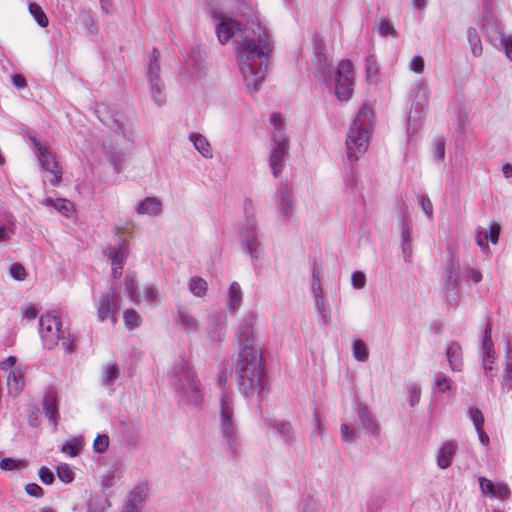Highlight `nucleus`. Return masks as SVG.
<instances>
[{
  "label": "nucleus",
  "instance_id": "de8ad7c7",
  "mask_svg": "<svg viewBox=\"0 0 512 512\" xmlns=\"http://www.w3.org/2000/svg\"><path fill=\"white\" fill-rule=\"evenodd\" d=\"M366 77L369 81L376 79L379 71L378 63L374 56H368L365 63Z\"/></svg>",
  "mask_w": 512,
  "mask_h": 512
},
{
  "label": "nucleus",
  "instance_id": "8fccbe9b",
  "mask_svg": "<svg viewBox=\"0 0 512 512\" xmlns=\"http://www.w3.org/2000/svg\"><path fill=\"white\" fill-rule=\"evenodd\" d=\"M57 476L63 483H70L74 479V473L68 464H62L57 468Z\"/></svg>",
  "mask_w": 512,
  "mask_h": 512
},
{
  "label": "nucleus",
  "instance_id": "aec40b11",
  "mask_svg": "<svg viewBox=\"0 0 512 512\" xmlns=\"http://www.w3.org/2000/svg\"><path fill=\"white\" fill-rule=\"evenodd\" d=\"M162 211V201L157 197H146L136 207V212L139 215L158 216Z\"/></svg>",
  "mask_w": 512,
  "mask_h": 512
},
{
  "label": "nucleus",
  "instance_id": "5fc2aeb1",
  "mask_svg": "<svg viewBox=\"0 0 512 512\" xmlns=\"http://www.w3.org/2000/svg\"><path fill=\"white\" fill-rule=\"evenodd\" d=\"M149 303L159 302V293L154 285L145 286L143 289V297Z\"/></svg>",
  "mask_w": 512,
  "mask_h": 512
},
{
  "label": "nucleus",
  "instance_id": "a18cd8bd",
  "mask_svg": "<svg viewBox=\"0 0 512 512\" xmlns=\"http://www.w3.org/2000/svg\"><path fill=\"white\" fill-rule=\"evenodd\" d=\"M428 87L423 82H418L412 89V98L417 104H422L427 101Z\"/></svg>",
  "mask_w": 512,
  "mask_h": 512
},
{
  "label": "nucleus",
  "instance_id": "20e7f679",
  "mask_svg": "<svg viewBox=\"0 0 512 512\" xmlns=\"http://www.w3.org/2000/svg\"><path fill=\"white\" fill-rule=\"evenodd\" d=\"M372 110L363 105L346 137L347 159L353 164L367 151L372 127Z\"/></svg>",
  "mask_w": 512,
  "mask_h": 512
},
{
  "label": "nucleus",
  "instance_id": "f3484780",
  "mask_svg": "<svg viewBox=\"0 0 512 512\" xmlns=\"http://www.w3.org/2000/svg\"><path fill=\"white\" fill-rule=\"evenodd\" d=\"M446 358L453 372H461L464 367L463 350L458 342L451 341L446 346Z\"/></svg>",
  "mask_w": 512,
  "mask_h": 512
},
{
  "label": "nucleus",
  "instance_id": "37998d69",
  "mask_svg": "<svg viewBox=\"0 0 512 512\" xmlns=\"http://www.w3.org/2000/svg\"><path fill=\"white\" fill-rule=\"evenodd\" d=\"M28 10L40 27L45 28L48 26V18L38 4L30 3Z\"/></svg>",
  "mask_w": 512,
  "mask_h": 512
},
{
  "label": "nucleus",
  "instance_id": "69168bd1",
  "mask_svg": "<svg viewBox=\"0 0 512 512\" xmlns=\"http://www.w3.org/2000/svg\"><path fill=\"white\" fill-rule=\"evenodd\" d=\"M482 360V368L484 370L485 377L493 378L495 376V369L493 364L495 359H481Z\"/></svg>",
  "mask_w": 512,
  "mask_h": 512
},
{
  "label": "nucleus",
  "instance_id": "79ce46f5",
  "mask_svg": "<svg viewBox=\"0 0 512 512\" xmlns=\"http://www.w3.org/2000/svg\"><path fill=\"white\" fill-rule=\"evenodd\" d=\"M406 392L408 394V402L410 406H416L421 398V385L416 382H409L406 384Z\"/></svg>",
  "mask_w": 512,
  "mask_h": 512
},
{
  "label": "nucleus",
  "instance_id": "e2e57ef3",
  "mask_svg": "<svg viewBox=\"0 0 512 512\" xmlns=\"http://www.w3.org/2000/svg\"><path fill=\"white\" fill-rule=\"evenodd\" d=\"M109 445V437L107 435H98L94 440V449L98 453L106 451Z\"/></svg>",
  "mask_w": 512,
  "mask_h": 512
},
{
  "label": "nucleus",
  "instance_id": "bb28decb",
  "mask_svg": "<svg viewBox=\"0 0 512 512\" xmlns=\"http://www.w3.org/2000/svg\"><path fill=\"white\" fill-rule=\"evenodd\" d=\"M243 300V292L240 285L237 282H232L229 286L226 306L229 310L237 311Z\"/></svg>",
  "mask_w": 512,
  "mask_h": 512
},
{
  "label": "nucleus",
  "instance_id": "09e8293b",
  "mask_svg": "<svg viewBox=\"0 0 512 512\" xmlns=\"http://www.w3.org/2000/svg\"><path fill=\"white\" fill-rule=\"evenodd\" d=\"M341 439L346 443H353L356 439L357 433L352 425L343 423L340 427Z\"/></svg>",
  "mask_w": 512,
  "mask_h": 512
},
{
  "label": "nucleus",
  "instance_id": "4468645a",
  "mask_svg": "<svg viewBox=\"0 0 512 512\" xmlns=\"http://www.w3.org/2000/svg\"><path fill=\"white\" fill-rule=\"evenodd\" d=\"M277 209L284 220L294 217L296 213V201L293 191L286 185L278 190L276 198Z\"/></svg>",
  "mask_w": 512,
  "mask_h": 512
},
{
  "label": "nucleus",
  "instance_id": "4d7b16f0",
  "mask_svg": "<svg viewBox=\"0 0 512 512\" xmlns=\"http://www.w3.org/2000/svg\"><path fill=\"white\" fill-rule=\"evenodd\" d=\"M424 59L420 55H415L409 62L410 71L416 74H422L424 72Z\"/></svg>",
  "mask_w": 512,
  "mask_h": 512
},
{
  "label": "nucleus",
  "instance_id": "f257e3e1",
  "mask_svg": "<svg viewBox=\"0 0 512 512\" xmlns=\"http://www.w3.org/2000/svg\"><path fill=\"white\" fill-rule=\"evenodd\" d=\"M212 17L216 21L215 30L220 43H226L241 32V40L236 45L239 70L246 88L249 91L258 90L264 80L268 56L272 50L266 29L258 23H252L251 28L242 31L240 24L225 13L213 11Z\"/></svg>",
  "mask_w": 512,
  "mask_h": 512
},
{
  "label": "nucleus",
  "instance_id": "6e6d98bb",
  "mask_svg": "<svg viewBox=\"0 0 512 512\" xmlns=\"http://www.w3.org/2000/svg\"><path fill=\"white\" fill-rule=\"evenodd\" d=\"M418 204H419L420 208L422 209V211L424 212V214L428 218H432L433 204H432L430 198L427 195H421L418 197Z\"/></svg>",
  "mask_w": 512,
  "mask_h": 512
},
{
  "label": "nucleus",
  "instance_id": "f03ea898",
  "mask_svg": "<svg viewBox=\"0 0 512 512\" xmlns=\"http://www.w3.org/2000/svg\"><path fill=\"white\" fill-rule=\"evenodd\" d=\"M236 372L239 389L244 395H260L265 391L267 376L260 349H241Z\"/></svg>",
  "mask_w": 512,
  "mask_h": 512
},
{
  "label": "nucleus",
  "instance_id": "7ed1b4c3",
  "mask_svg": "<svg viewBox=\"0 0 512 512\" xmlns=\"http://www.w3.org/2000/svg\"><path fill=\"white\" fill-rule=\"evenodd\" d=\"M219 382L222 387V394L219 400V419L222 443L228 453L235 456L240 450V437L234 422V405L232 396L224 390V384L227 382V372L222 371L219 375Z\"/></svg>",
  "mask_w": 512,
  "mask_h": 512
},
{
  "label": "nucleus",
  "instance_id": "7c9ffc66",
  "mask_svg": "<svg viewBox=\"0 0 512 512\" xmlns=\"http://www.w3.org/2000/svg\"><path fill=\"white\" fill-rule=\"evenodd\" d=\"M492 326L490 323L486 325L483 333L482 345H481V359H495L494 344L491 339Z\"/></svg>",
  "mask_w": 512,
  "mask_h": 512
},
{
  "label": "nucleus",
  "instance_id": "412c9836",
  "mask_svg": "<svg viewBox=\"0 0 512 512\" xmlns=\"http://www.w3.org/2000/svg\"><path fill=\"white\" fill-rule=\"evenodd\" d=\"M457 449L458 446L456 442H445L437 453V466L440 469H447L448 467H450Z\"/></svg>",
  "mask_w": 512,
  "mask_h": 512
},
{
  "label": "nucleus",
  "instance_id": "0eeeda50",
  "mask_svg": "<svg viewBox=\"0 0 512 512\" xmlns=\"http://www.w3.org/2000/svg\"><path fill=\"white\" fill-rule=\"evenodd\" d=\"M30 140L36 150V157L41 168L51 175L49 182L52 186H58L62 181V167L56 161L51 150L43 145L36 137L30 136Z\"/></svg>",
  "mask_w": 512,
  "mask_h": 512
},
{
  "label": "nucleus",
  "instance_id": "5701e85b",
  "mask_svg": "<svg viewBox=\"0 0 512 512\" xmlns=\"http://www.w3.org/2000/svg\"><path fill=\"white\" fill-rule=\"evenodd\" d=\"M189 140L194 148L205 158H213V149L208 139L200 133H190Z\"/></svg>",
  "mask_w": 512,
  "mask_h": 512
},
{
  "label": "nucleus",
  "instance_id": "680f3d73",
  "mask_svg": "<svg viewBox=\"0 0 512 512\" xmlns=\"http://www.w3.org/2000/svg\"><path fill=\"white\" fill-rule=\"evenodd\" d=\"M511 491L507 484L505 483H498L496 484L494 496L500 500H506L510 497Z\"/></svg>",
  "mask_w": 512,
  "mask_h": 512
},
{
  "label": "nucleus",
  "instance_id": "49530a36",
  "mask_svg": "<svg viewBox=\"0 0 512 512\" xmlns=\"http://www.w3.org/2000/svg\"><path fill=\"white\" fill-rule=\"evenodd\" d=\"M458 270L459 263H457L453 258H450L446 265V285H452L454 280H456V284H458Z\"/></svg>",
  "mask_w": 512,
  "mask_h": 512
},
{
  "label": "nucleus",
  "instance_id": "bf43d9fd",
  "mask_svg": "<svg viewBox=\"0 0 512 512\" xmlns=\"http://www.w3.org/2000/svg\"><path fill=\"white\" fill-rule=\"evenodd\" d=\"M351 284L355 289H363L366 285V276L361 271H354L351 275Z\"/></svg>",
  "mask_w": 512,
  "mask_h": 512
},
{
  "label": "nucleus",
  "instance_id": "58836bf2",
  "mask_svg": "<svg viewBox=\"0 0 512 512\" xmlns=\"http://www.w3.org/2000/svg\"><path fill=\"white\" fill-rule=\"evenodd\" d=\"M189 291L197 297L205 296L207 292V282L201 277H192L188 282Z\"/></svg>",
  "mask_w": 512,
  "mask_h": 512
},
{
  "label": "nucleus",
  "instance_id": "393cba45",
  "mask_svg": "<svg viewBox=\"0 0 512 512\" xmlns=\"http://www.w3.org/2000/svg\"><path fill=\"white\" fill-rule=\"evenodd\" d=\"M401 247L405 259H409L412 255V230L408 221L403 218L400 222Z\"/></svg>",
  "mask_w": 512,
  "mask_h": 512
},
{
  "label": "nucleus",
  "instance_id": "4c0bfd02",
  "mask_svg": "<svg viewBox=\"0 0 512 512\" xmlns=\"http://www.w3.org/2000/svg\"><path fill=\"white\" fill-rule=\"evenodd\" d=\"M467 39L472 51L473 56L478 57L482 54V42L475 28H468Z\"/></svg>",
  "mask_w": 512,
  "mask_h": 512
},
{
  "label": "nucleus",
  "instance_id": "0e129e2a",
  "mask_svg": "<svg viewBox=\"0 0 512 512\" xmlns=\"http://www.w3.org/2000/svg\"><path fill=\"white\" fill-rule=\"evenodd\" d=\"M10 274L14 279L19 280V281L24 280L27 275L24 267L19 263H15V264L11 265Z\"/></svg>",
  "mask_w": 512,
  "mask_h": 512
},
{
  "label": "nucleus",
  "instance_id": "c03bdc74",
  "mask_svg": "<svg viewBox=\"0 0 512 512\" xmlns=\"http://www.w3.org/2000/svg\"><path fill=\"white\" fill-rule=\"evenodd\" d=\"M123 319L126 327L130 330L139 327L141 324V316L134 309H127L124 311Z\"/></svg>",
  "mask_w": 512,
  "mask_h": 512
},
{
  "label": "nucleus",
  "instance_id": "2eb2a0df",
  "mask_svg": "<svg viewBox=\"0 0 512 512\" xmlns=\"http://www.w3.org/2000/svg\"><path fill=\"white\" fill-rule=\"evenodd\" d=\"M358 427L367 435L378 438L380 436V426L370 413L368 407L364 404H358L356 408Z\"/></svg>",
  "mask_w": 512,
  "mask_h": 512
},
{
  "label": "nucleus",
  "instance_id": "a878e982",
  "mask_svg": "<svg viewBox=\"0 0 512 512\" xmlns=\"http://www.w3.org/2000/svg\"><path fill=\"white\" fill-rule=\"evenodd\" d=\"M24 386V376L21 370L12 369L7 375V387L11 396L20 394Z\"/></svg>",
  "mask_w": 512,
  "mask_h": 512
},
{
  "label": "nucleus",
  "instance_id": "a19ab883",
  "mask_svg": "<svg viewBox=\"0 0 512 512\" xmlns=\"http://www.w3.org/2000/svg\"><path fill=\"white\" fill-rule=\"evenodd\" d=\"M83 446V440L81 437H75L62 445V452L67 454L70 457H75L78 455L79 451Z\"/></svg>",
  "mask_w": 512,
  "mask_h": 512
},
{
  "label": "nucleus",
  "instance_id": "6e6552de",
  "mask_svg": "<svg viewBox=\"0 0 512 512\" xmlns=\"http://www.w3.org/2000/svg\"><path fill=\"white\" fill-rule=\"evenodd\" d=\"M354 86V68L349 60H341L336 69L335 95L340 101L349 100Z\"/></svg>",
  "mask_w": 512,
  "mask_h": 512
},
{
  "label": "nucleus",
  "instance_id": "774afa93",
  "mask_svg": "<svg viewBox=\"0 0 512 512\" xmlns=\"http://www.w3.org/2000/svg\"><path fill=\"white\" fill-rule=\"evenodd\" d=\"M501 43L507 58L512 61V36H502Z\"/></svg>",
  "mask_w": 512,
  "mask_h": 512
},
{
  "label": "nucleus",
  "instance_id": "c85d7f7f",
  "mask_svg": "<svg viewBox=\"0 0 512 512\" xmlns=\"http://www.w3.org/2000/svg\"><path fill=\"white\" fill-rule=\"evenodd\" d=\"M125 292L132 302H141L142 296L139 291L138 281L133 273L127 272L125 275Z\"/></svg>",
  "mask_w": 512,
  "mask_h": 512
},
{
  "label": "nucleus",
  "instance_id": "1a4fd4ad",
  "mask_svg": "<svg viewBox=\"0 0 512 512\" xmlns=\"http://www.w3.org/2000/svg\"><path fill=\"white\" fill-rule=\"evenodd\" d=\"M240 240L246 252L254 260L259 259L263 245L259 240L254 215H247L240 231Z\"/></svg>",
  "mask_w": 512,
  "mask_h": 512
},
{
  "label": "nucleus",
  "instance_id": "052dcab7",
  "mask_svg": "<svg viewBox=\"0 0 512 512\" xmlns=\"http://www.w3.org/2000/svg\"><path fill=\"white\" fill-rule=\"evenodd\" d=\"M458 284H456V280L453 281V284L448 286L446 285V300L451 305H456L458 302Z\"/></svg>",
  "mask_w": 512,
  "mask_h": 512
},
{
  "label": "nucleus",
  "instance_id": "b1692460",
  "mask_svg": "<svg viewBox=\"0 0 512 512\" xmlns=\"http://www.w3.org/2000/svg\"><path fill=\"white\" fill-rule=\"evenodd\" d=\"M129 253V245L127 242H122L119 245L111 248L108 252V257L112 266L118 265L119 269L123 268Z\"/></svg>",
  "mask_w": 512,
  "mask_h": 512
},
{
  "label": "nucleus",
  "instance_id": "864d4df0",
  "mask_svg": "<svg viewBox=\"0 0 512 512\" xmlns=\"http://www.w3.org/2000/svg\"><path fill=\"white\" fill-rule=\"evenodd\" d=\"M479 485L483 495L493 497L496 485L485 477H479Z\"/></svg>",
  "mask_w": 512,
  "mask_h": 512
},
{
  "label": "nucleus",
  "instance_id": "c756f323",
  "mask_svg": "<svg viewBox=\"0 0 512 512\" xmlns=\"http://www.w3.org/2000/svg\"><path fill=\"white\" fill-rule=\"evenodd\" d=\"M433 388L439 393L455 392L456 385L453 380L443 372H438L433 380Z\"/></svg>",
  "mask_w": 512,
  "mask_h": 512
},
{
  "label": "nucleus",
  "instance_id": "2f4dec72",
  "mask_svg": "<svg viewBox=\"0 0 512 512\" xmlns=\"http://www.w3.org/2000/svg\"><path fill=\"white\" fill-rule=\"evenodd\" d=\"M43 204L48 207H53L66 217H69L73 210V204L69 200L63 198L53 199L51 197H47L43 200Z\"/></svg>",
  "mask_w": 512,
  "mask_h": 512
},
{
  "label": "nucleus",
  "instance_id": "338daca9",
  "mask_svg": "<svg viewBox=\"0 0 512 512\" xmlns=\"http://www.w3.org/2000/svg\"><path fill=\"white\" fill-rule=\"evenodd\" d=\"M39 478L46 485L52 484L54 481L53 473L44 466L39 469Z\"/></svg>",
  "mask_w": 512,
  "mask_h": 512
},
{
  "label": "nucleus",
  "instance_id": "39448f33",
  "mask_svg": "<svg viewBox=\"0 0 512 512\" xmlns=\"http://www.w3.org/2000/svg\"><path fill=\"white\" fill-rule=\"evenodd\" d=\"M170 383L174 390L187 402L198 405L203 399V393L194 371L184 359L174 362L168 372Z\"/></svg>",
  "mask_w": 512,
  "mask_h": 512
},
{
  "label": "nucleus",
  "instance_id": "13d9d810",
  "mask_svg": "<svg viewBox=\"0 0 512 512\" xmlns=\"http://www.w3.org/2000/svg\"><path fill=\"white\" fill-rule=\"evenodd\" d=\"M469 418L473 422L475 428L483 427L484 416L477 407H471L469 409Z\"/></svg>",
  "mask_w": 512,
  "mask_h": 512
},
{
  "label": "nucleus",
  "instance_id": "473e14b6",
  "mask_svg": "<svg viewBox=\"0 0 512 512\" xmlns=\"http://www.w3.org/2000/svg\"><path fill=\"white\" fill-rule=\"evenodd\" d=\"M178 323L183 327L187 333H194L198 331V321L191 314L184 309H179L177 313Z\"/></svg>",
  "mask_w": 512,
  "mask_h": 512
},
{
  "label": "nucleus",
  "instance_id": "e433bc0d",
  "mask_svg": "<svg viewBox=\"0 0 512 512\" xmlns=\"http://www.w3.org/2000/svg\"><path fill=\"white\" fill-rule=\"evenodd\" d=\"M120 376V369L116 363H109L102 368L101 379L104 384H113Z\"/></svg>",
  "mask_w": 512,
  "mask_h": 512
},
{
  "label": "nucleus",
  "instance_id": "dca6fc26",
  "mask_svg": "<svg viewBox=\"0 0 512 512\" xmlns=\"http://www.w3.org/2000/svg\"><path fill=\"white\" fill-rule=\"evenodd\" d=\"M501 226L498 223H491L488 230L478 227L476 230V243L482 249H487V242L496 245L499 241Z\"/></svg>",
  "mask_w": 512,
  "mask_h": 512
},
{
  "label": "nucleus",
  "instance_id": "c9c22d12",
  "mask_svg": "<svg viewBox=\"0 0 512 512\" xmlns=\"http://www.w3.org/2000/svg\"><path fill=\"white\" fill-rule=\"evenodd\" d=\"M149 68H148V80H157L160 79L159 72H160V64H159V58H160V52L158 49L153 48L152 52L149 56Z\"/></svg>",
  "mask_w": 512,
  "mask_h": 512
},
{
  "label": "nucleus",
  "instance_id": "9d476101",
  "mask_svg": "<svg viewBox=\"0 0 512 512\" xmlns=\"http://www.w3.org/2000/svg\"><path fill=\"white\" fill-rule=\"evenodd\" d=\"M39 334L46 348H54L63 337L60 319L52 313L43 314L39 320Z\"/></svg>",
  "mask_w": 512,
  "mask_h": 512
},
{
  "label": "nucleus",
  "instance_id": "cd10ccee",
  "mask_svg": "<svg viewBox=\"0 0 512 512\" xmlns=\"http://www.w3.org/2000/svg\"><path fill=\"white\" fill-rule=\"evenodd\" d=\"M43 409L45 415L49 418V420L52 422L54 429H56L59 414H58V407H57V399L56 396L52 393H49L45 395L43 399Z\"/></svg>",
  "mask_w": 512,
  "mask_h": 512
},
{
  "label": "nucleus",
  "instance_id": "ddd939ff",
  "mask_svg": "<svg viewBox=\"0 0 512 512\" xmlns=\"http://www.w3.org/2000/svg\"><path fill=\"white\" fill-rule=\"evenodd\" d=\"M256 316L252 313H247L241 318L236 331V339L241 349H258L255 347L254 339V323Z\"/></svg>",
  "mask_w": 512,
  "mask_h": 512
},
{
  "label": "nucleus",
  "instance_id": "6ab92c4d",
  "mask_svg": "<svg viewBox=\"0 0 512 512\" xmlns=\"http://www.w3.org/2000/svg\"><path fill=\"white\" fill-rule=\"evenodd\" d=\"M147 496L145 486L135 487L128 495L127 501L123 507V512H140V508Z\"/></svg>",
  "mask_w": 512,
  "mask_h": 512
},
{
  "label": "nucleus",
  "instance_id": "423d86ee",
  "mask_svg": "<svg viewBox=\"0 0 512 512\" xmlns=\"http://www.w3.org/2000/svg\"><path fill=\"white\" fill-rule=\"evenodd\" d=\"M272 143L269 157V165L275 177L282 172L284 161L289 154V140L284 129V120L278 113L270 116Z\"/></svg>",
  "mask_w": 512,
  "mask_h": 512
},
{
  "label": "nucleus",
  "instance_id": "9b49d317",
  "mask_svg": "<svg viewBox=\"0 0 512 512\" xmlns=\"http://www.w3.org/2000/svg\"><path fill=\"white\" fill-rule=\"evenodd\" d=\"M322 290V276L317 262H314L312 267L311 292L316 311L320 314L323 321L327 323L330 321V308L325 303Z\"/></svg>",
  "mask_w": 512,
  "mask_h": 512
},
{
  "label": "nucleus",
  "instance_id": "a211bd4d",
  "mask_svg": "<svg viewBox=\"0 0 512 512\" xmlns=\"http://www.w3.org/2000/svg\"><path fill=\"white\" fill-rule=\"evenodd\" d=\"M95 112L103 124L115 130L122 131V133L125 135L124 124L120 118H118V113L111 111L110 108L105 104L97 105Z\"/></svg>",
  "mask_w": 512,
  "mask_h": 512
},
{
  "label": "nucleus",
  "instance_id": "3c124183",
  "mask_svg": "<svg viewBox=\"0 0 512 512\" xmlns=\"http://www.w3.org/2000/svg\"><path fill=\"white\" fill-rule=\"evenodd\" d=\"M503 378L506 382L512 379V348L510 344L507 345L506 349Z\"/></svg>",
  "mask_w": 512,
  "mask_h": 512
},
{
  "label": "nucleus",
  "instance_id": "ea45409f",
  "mask_svg": "<svg viewBox=\"0 0 512 512\" xmlns=\"http://www.w3.org/2000/svg\"><path fill=\"white\" fill-rule=\"evenodd\" d=\"M353 357L359 362H365L369 358V349L361 339H357L352 344Z\"/></svg>",
  "mask_w": 512,
  "mask_h": 512
},
{
  "label": "nucleus",
  "instance_id": "72a5a7b5",
  "mask_svg": "<svg viewBox=\"0 0 512 512\" xmlns=\"http://www.w3.org/2000/svg\"><path fill=\"white\" fill-rule=\"evenodd\" d=\"M343 184L347 193L352 194L355 192V189L359 184V178L353 166L345 167L343 173Z\"/></svg>",
  "mask_w": 512,
  "mask_h": 512
},
{
  "label": "nucleus",
  "instance_id": "f8f14e48",
  "mask_svg": "<svg viewBox=\"0 0 512 512\" xmlns=\"http://www.w3.org/2000/svg\"><path fill=\"white\" fill-rule=\"evenodd\" d=\"M96 308L97 317L100 321L110 319L112 323L115 324L119 312V299L117 297V293L114 290L103 293L100 296Z\"/></svg>",
  "mask_w": 512,
  "mask_h": 512
},
{
  "label": "nucleus",
  "instance_id": "603ef678",
  "mask_svg": "<svg viewBox=\"0 0 512 512\" xmlns=\"http://www.w3.org/2000/svg\"><path fill=\"white\" fill-rule=\"evenodd\" d=\"M25 462L22 460H15L12 458H4L0 461V468L2 470L11 471L14 469H21L24 468Z\"/></svg>",
  "mask_w": 512,
  "mask_h": 512
},
{
  "label": "nucleus",
  "instance_id": "4be33fe9",
  "mask_svg": "<svg viewBox=\"0 0 512 512\" xmlns=\"http://www.w3.org/2000/svg\"><path fill=\"white\" fill-rule=\"evenodd\" d=\"M268 426L282 438L285 444H292L295 436L292 426L289 422L279 420H269Z\"/></svg>",
  "mask_w": 512,
  "mask_h": 512
},
{
  "label": "nucleus",
  "instance_id": "f704fd0d",
  "mask_svg": "<svg viewBox=\"0 0 512 512\" xmlns=\"http://www.w3.org/2000/svg\"><path fill=\"white\" fill-rule=\"evenodd\" d=\"M150 90L154 102L158 106H162L166 102V96L164 93V85L161 79L149 80Z\"/></svg>",
  "mask_w": 512,
  "mask_h": 512
}]
</instances>
